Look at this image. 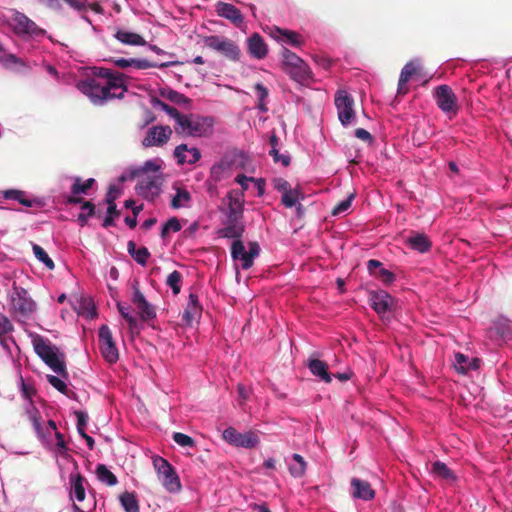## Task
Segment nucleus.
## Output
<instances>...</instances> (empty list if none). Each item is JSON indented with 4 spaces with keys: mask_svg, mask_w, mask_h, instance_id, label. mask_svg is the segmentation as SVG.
I'll use <instances>...</instances> for the list:
<instances>
[{
    "mask_svg": "<svg viewBox=\"0 0 512 512\" xmlns=\"http://www.w3.org/2000/svg\"><path fill=\"white\" fill-rule=\"evenodd\" d=\"M3 197L8 200H15L21 205L31 207H43L44 202L42 199L34 196H30L27 192L17 189H9L3 191Z\"/></svg>",
    "mask_w": 512,
    "mask_h": 512,
    "instance_id": "nucleus-18",
    "label": "nucleus"
},
{
    "mask_svg": "<svg viewBox=\"0 0 512 512\" xmlns=\"http://www.w3.org/2000/svg\"><path fill=\"white\" fill-rule=\"evenodd\" d=\"M150 252L146 247H139L136 253L132 254V258L140 265L145 266L147 264Z\"/></svg>",
    "mask_w": 512,
    "mask_h": 512,
    "instance_id": "nucleus-47",
    "label": "nucleus"
},
{
    "mask_svg": "<svg viewBox=\"0 0 512 512\" xmlns=\"http://www.w3.org/2000/svg\"><path fill=\"white\" fill-rule=\"evenodd\" d=\"M132 302L143 321L152 320L156 317L155 307L146 300L145 296L136 286L133 288Z\"/></svg>",
    "mask_w": 512,
    "mask_h": 512,
    "instance_id": "nucleus-16",
    "label": "nucleus"
},
{
    "mask_svg": "<svg viewBox=\"0 0 512 512\" xmlns=\"http://www.w3.org/2000/svg\"><path fill=\"white\" fill-rule=\"evenodd\" d=\"M206 47L217 51L231 61H239L241 51L239 46L231 39L224 36L211 35L204 38Z\"/></svg>",
    "mask_w": 512,
    "mask_h": 512,
    "instance_id": "nucleus-7",
    "label": "nucleus"
},
{
    "mask_svg": "<svg viewBox=\"0 0 512 512\" xmlns=\"http://www.w3.org/2000/svg\"><path fill=\"white\" fill-rule=\"evenodd\" d=\"M73 180H74V183L71 187V193L73 196L68 198V202L69 203H80L81 199L76 198L74 196L79 195V194H85L88 191V189H90L92 187L95 180L93 178H89L83 183L81 182V179L79 177H75V178H73Z\"/></svg>",
    "mask_w": 512,
    "mask_h": 512,
    "instance_id": "nucleus-35",
    "label": "nucleus"
},
{
    "mask_svg": "<svg viewBox=\"0 0 512 512\" xmlns=\"http://www.w3.org/2000/svg\"><path fill=\"white\" fill-rule=\"evenodd\" d=\"M253 181H255V179L253 177H247L243 174H240L235 178V182L238 183L242 187L243 192H244V190L248 189L249 182H253Z\"/></svg>",
    "mask_w": 512,
    "mask_h": 512,
    "instance_id": "nucleus-61",
    "label": "nucleus"
},
{
    "mask_svg": "<svg viewBox=\"0 0 512 512\" xmlns=\"http://www.w3.org/2000/svg\"><path fill=\"white\" fill-rule=\"evenodd\" d=\"M478 358H469L462 353H456L454 359V368L460 374H466L471 370H477L479 368Z\"/></svg>",
    "mask_w": 512,
    "mask_h": 512,
    "instance_id": "nucleus-28",
    "label": "nucleus"
},
{
    "mask_svg": "<svg viewBox=\"0 0 512 512\" xmlns=\"http://www.w3.org/2000/svg\"><path fill=\"white\" fill-rule=\"evenodd\" d=\"M215 11L218 16L229 20L237 27H240L243 23L244 18L241 11L230 3L217 2L215 4Z\"/></svg>",
    "mask_w": 512,
    "mask_h": 512,
    "instance_id": "nucleus-19",
    "label": "nucleus"
},
{
    "mask_svg": "<svg viewBox=\"0 0 512 512\" xmlns=\"http://www.w3.org/2000/svg\"><path fill=\"white\" fill-rule=\"evenodd\" d=\"M171 135L172 129L169 126H153L148 129L143 145L145 147L162 146L168 142Z\"/></svg>",
    "mask_w": 512,
    "mask_h": 512,
    "instance_id": "nucleus-15",
    "label": "nucleus"
},
{
    "mask_svg": "<svg viewBox=\"0 0 512 512\" xmlns=\"http://www.w3.org/2000/svg\"><path fill=\"white\" fill-rule=\"evenodd\" d=\"M180 120L179 125L174 126L175 132L188 137H207L211 135L215 123L211 116H201L193 113L185 115Z\"/></svg>",
    "mask_w": 512,
    "mask_h": 512,
    "instance_id": "nucleus-3",
    "label": "nucleus"
},
{
    "mask_svg": "<svg viewBox=\"0 0 512 512\" xmlns=\"http://www.w3.org/2000/svg\"><path fill=\"white\" fill-rule=\"evenodd\" d=\"M47 380L55 389L61 393H66L67 385L61 378L54 375H47Z\"/></svg>",
    "mask_w": 512,
    "mask_h": 512,
    "instance_id": "nucleus-55",
    "label": "nucleus"
},
{
    "mask_svg": "<svg viewBox=\"0 0 512 512\" xmlns=\"http://www.w3.org/2000/svg\"><path fill=\"white\" fill-rule=\"evenodd\" d=\"M71 482V491L70 496L72 499L77 500L79 502L85 499V488L84 482L85 479L79 474H71L70 475Z\"/></svg>",
    "mask_w": 512,
    "mask_h": 512,
    "instance_id": "nucleus-34",
    "label": "nucleus"
},
{
    "mask_svg": "<svg viewBox=\"0 0 512 512\" xmlns=\"http://www.w3.org/2000/svg\"><path fill=\"white\" fill-rule=\"evenodd\" d=\"M161 108L175 120V125H179L180 118L184 117L185 114H181L175 107L170 106L166 103L160 102Z\"/></svg>",
    "mask_w": 512,
    "mask_h": 512,
    "instance_id": "nucleus-51",
    "label": "nucleus"
},
{
    "mask_svg": "<svg viewBox=\"0 0 512 512\" xmlns=\"http://www.w3.org/2000/svg\"><path fill=\"white\" fill-rule=\"evenodd\" d=\"M36 354L56 373L66 376V367L58 349L47 339L37 337L33 341Z\"/></svg>",
    "mask_w": 512,
    "mask_h": 512,
    "instance_id": "nucleus-5",
    "label": "nucleus"
},
{
    "mask_svg": "<svg viewBox=\"0 0 512 512\" xmlns=\"http://www.w3.org/2000/svg\"><path fill=\"white\" fill-rule=\"evenodd\" d=\"M420 68V61L419 60H412L409 61L404 65V67L401 70L399 81H398V93L399 94H405L407 92V88L405 87L406 84L409 82L411 77L416 74L418 69Z\"/></svg>",
    "mask_w": 512,
    "mask_h": 512,
    "instance_id": "nucleus-26",
    "label": "nucleus"
},
{
    "mask_svg": "<svg viewBox=\"0 0 512 512\" xmlns=\"http://www.w3.org/2000/svg\"><path fill=\"white\" fill-rule=\"evenodd\" d=\"M233 163L228 159H222L215 163L210 170L209 180L217 183L231 176Z\"/></svg>",
    "mask_w": 512,
    "mask_h": 512,
    "instance_id": "nucleus-24",
    "label": "nucleus"
},
{
    "mask_svg": "<svg viewBox=\"0 0 512 512\" xmlns=\"http://www.w3.org/2000/svg\"><path fill=\"white\" fill-rule=\"evenodd\" d=\"M163 96L175 104H183L188 102V98L184 94L175 90H168L166 93H163Z\"/></svg>",
    "mask_w": 512,
    "mask_h": 512,
    "instance_id": "nucleus-49",
    "label": "nucleus"
},
{
    "mask_svg": "<svg viewBox=\"0 0 512 512\" xmlns=\"http://www.w3.org/2000/svg\"><path fill=\"white\" fill-rule=\"evenodd\" d=\"M269 154L273 157L274 162H280L283 166L290 164V157L285 154H280L278 149L270 150Z\"/></svg>",
    "mask_w": 512,
    "mask_h": 512,
    "instance_id": "nucleus-57",
    "label": "nucleus"
},
{
    "mask_svg": "<svg viewBox=\"0 0 512 512\" xmlns=\"http://www.w3.org/2000/svg\"><path fill=\"white\" fill-rule=\"evenodd\" d=\"M173 440L182 447H193L195 443L190 436L180 432H175L173 434Z\"/></svg>",
    "mask_w": 512,
    "mask_h": 512,
    "instance_id": "nucleus-48",
    "label": "nucleus"
},
{
    "mask_svg": "<svg viewBox=\"0 0 512 512\" xmlns=\"http://www.w3.org/2000/svg\"><path fill=\"white\" fill-rule=\"evenodd\" d=\"M117 308L121 316L126 320L131 330H134L138 325L137 318L132 314L131 308L128 305L117 303Z\"/></svg>",
    "mask_w": 512,
    "mask_h": 512,
    "instance_id": "nucleus-43",
    "label": "nucleus"
},
{
    "mask_svg": "<svg viewBox=\"0 0 512 512\" xmlns=\"http://www.w3.org/2000/svg\"><path fill=\"white\" fill-rule=\"evenodd\" d=\"M201 312L202 306L199 303L198 296L195 293H190L187 306L183 312V320L187 324H191L197 317L201 315Z\"/></svg>",
    "mask_w": 512,
    "mask_h": 512,
    "instance_id": "nucleus-29",
    "label": "nucleus"
},
{
    "mask_svg": "<svg viewBox=\"0 0 512 512\" xmlns=\"http://www.w3.org/2000/svg\"><path fill=\"white\" fill-rule=\"evenodd\" d=\"M408 243L414 250L424 253L429 250L431 243L423 234H415L408 238Z\"/></svg>",
    "mask_w": 512,
    "mask_h": 512,
    "instance_id": "nucleus-38",
    "label": "nucleus"
},
{
    "mask_svg": "<svg viewBox=\"0 0 512 512\" xmlns=\"http://www.w3.org/2000/svg\"><path fill=\"white\" fill-rule=\"evenodd\" d=\"M254 89L258 99L257 108L262 112H267V98L269 95L268 89L262 83L255 84Z\"/></svg>",
    "mask_w": 512,
    "mask_h": 512,
    "instance_id": "nucleus-40",
    "label": "nucleus"
},
{
    "mask_svg": "<svg viewBox=\"0 0 512 512\" xmlns=\"http://www.w3.org/2000/svg\"><path fill=\"white\" fill-rule=\"evenodd\" d=\"M174 155L180 164H195L201 157V153L198 148H188L186 144L177 146L174 150Z\"/></svg>",
    "mask_w": 512,
    "mask_h": 512,
    "instance_id": "nucleus-23",
    "label": "nucleus"
},
{
    "mask_svg": "<svg viewBox=\"0 0 512 512\" xmlns=\"http://www.w3.org/2000/svg\"><path fill=\"white\" fill-rule=\"evenodd\" d=\"M33 253L34 256L42 262L48 269H53L55 267L53 260L49 257L46 251L39 245L33 244Z\"/></svg>",
    "mask_w": 512,
    "mask_h": 512,
    "instance_id": "nucleus-45",
    "label": "nucleus"
},
{
    "mask_svg": "<svg viewBox=\"0 0 512 512\" xmlns=\"http://www.w3.org/2000/svg\"><path fill=\"white\" fill-rule=\"evenodd\" d=\"M153 465L159 480L169 492H178L181 489L179 477L167 460L162 457H156L153 460Z\"/></svg>",
    "mask_w": 512,
    "mask_h": 512,
    "instance_id": "nucleus-8",
    "label": "nucleus"
},
{
    "mask_svg": "<svg viewBox=\"0 0 512 512\" xmlns=\"http://www.w3.org/2000/svg\"><path fill=\"white\" fill-rule=\"evenodd\" d=\"M14 312L21 318H29L36 310V303L24 289L16 290L11 299Z\"/></svg>",
    "mask_w": 512,
    "mask_h": 512,
    "instance_id": "nucleus-12",
    "label": "nucleus"
},
{
    "mask_svg": "<svg viewBox=\"0 0 512 512\" xmlns=\"http://www.w3.org/2000/svg\"><path fill=\"white\" fill-rule=\"evenodd\" d=\"M438 108L447 115L455 116L458 112L457 97L448 85H439L433 91Z\"/></svg>",
    "mask_w": 512,
    "mask_h": 512,
    "instance_id": "nucleus-9",
    "label": "nucleus"
},
{
    "mask_svg": "<svg viewBox=\"0 0 512 512\" xmlns=\"http://www.w3.org/2000/svg\"><path fill=\"white\" fill-rule=\"evenodd\" d=\"M304 199V193L298 188H290L286 193L282 194L281 201L286 208L296 207L297 212L300 213L302 205L300 200Z\"/></svg>",
    "mask_w": 512,
    "mask_h": 512,
    "instance_id": "nucleus-32",
    "label": "nucleus"
},
{
    "mask_svg": "<svg viewBox=\"0 0 512 512\" xmlns=\"http://www.w3.org/2000/svg\"><path fill=\"white\" fill-rule=\"evenodd\" d=\"M138 183L136 185V192L139 196L153 201L161 192V186L163 184V179L161 175H143L142 177H137Z\"/></svg>",
    "mask_w": 512,
    "mask_h": 512,
    "instance_id": "nucleus-11",
    "label": "nucleus"
},
{
    "mask_svg": "<svg viewBox=\"0 0 512 512\" xmlns=\"http://www.w3.org/2000/svg\"><path fill=\"white\" fill-rule=\"evenodd\" d=\"M247 50L252 58L261 60L268 54V47L260 34L253 33L247 39Z\"/></svg>",
    "mask_w": 512,
    "mask_h": 512,
    "instance_id": "nucleus-21",
    "label": "nucleus"
},
{
    "mask_svg": "<svg viewBox=\"0 0 512 512\" xmlns=\"http://www.w3.org/2000/svg\"><path fill=\"white\" fill-rule=\"evenodd\" d=\"M182 275L179 271H173L166 279V285L172 289L174 295L180 293L181 290Z\"/></svg>",
    "mask_w": 512,
    "mask_h": 512,
    "instance_id": "nucleus-44",
    "label": "nucleus"
},
{
    "mask_svg": "<svg viewBox=\"0 0 512 512\" xmlns=\"http://www.w3.org/2000/svg\"><path fill=\"white\" fill-rule=\"evenodd\" d=\"M307 468V463L303 457L299 454H293L290 462L288 463V469L290 474L295 478L302 477Z\"/></svg>",
    "mask_w": 512,
    "mask_h": 512,
    "instance_id": "nucleus-36",
    "label": "nucleus"
},
{
    "mask_svg": "<svg viewBox=\"0 0 512 512\" xmlns=\"http://www.w3.org/2000/svg\"><path fill=\"white\" fill-rule=\"evenodd\" d=\"M130 67H133L137 70H145L157 67V64L152 63L146 59L130 58Z\"/></svg>",
    "mask_w": 512,
    "mask_h": 512,
    "instance_id": "nucleus-50",
    "label": "nucleus"
},
{
    "mask_svg": "<svg viewBox=\"0 0 512 512\" xmlns=\"http://www.w3.org/2000/svg\"><path fill=\"white\" fill-rule=\"evenodd\" d=\"M259 443V438L254 432L239 433L234 446L242 448H253Z\"/></svg>",
    "mask_w": 512,
    "mask_h": 512,
    "instance_id": "nucleus-39",
    "label": "nucleus"
},
{
    "mask_svg": "<svg viewBox=\"0 0 512 512\" xmlns=\"http://www.w3.org/2000/svg\"><path fill=\"white\" fill-rule=\"evenodd\" d=\"M8 26L20 38L29 40L43 37L46 31L24 13L11 9L5 16Z\"/></svg>",
    "mask_w": 512,
    "mask_h": 512,
    "instance_id": "nucleus-4",
    "label": "nucleus"
},
{
    "mask_svg": "<svg viewBox=\"0 0 512 512\" xmlns=\"http://www.w3.org/2000/svg\"><path fill=\"white\" fill-rule=\"evenodd\" d=\"M310 372L325 383H330L332 377L328 372V365L319 359L310 357L307 362Z\"/></svg>",
    "mask_w": 512,
    "mask_h": 512,
    "instance_id": "nucleus-30",
    "label": "nucleus"
},
{
    "mask_svg": "<svg viewBox=\"0 0 512 512\" xmlns=\"http://www.w3.org/2000/svg\"><path fill=\"white\" fill-rule=\"evenodd\" d=\"M350 494L354 499L369 501L374 498L375 491L370 483L359 478H352L350 483Z\"/></svg>",
    "mask_w": 512,
    "mask_h": 512,
    "instance_id": "nucleus-20",
    "label": "nucleus"
},
{
    "mask_svg": "<svg viewBox=\"0 0 512 512\" xmlns=\"http://www.w3.org/2000/svg\"><path fill=\"white\" fill-rule=\"evenodd\" d=\"M71 8L77 11H83L86 9L87 5L85 2L81 0H64Z\"/></svg>",
    "mask_w": 512,
    "mask_h": 512,
    "instance_id": "nucleus-63",
    "label": "nucleus"
},
{
    "mask_svg": "<svg viewBox=\"0 0 512 512\" xmlns=\"http://www.w3.org/2000/svg\"><path fill=\"white\" fill-rule=\"evenodd\" d=\"M381 268H383V264L379 261V260H375V259H370L368 262H367V269L369 271V273L373 276H375V274L381 270Z\"/></svg>",
    "mask_w": 512,
    "mask_h": 512,
    "instance_id": "nucleus-60",
    "label": "nucleus"
},
{
    "mask_svg": "<svg viewBox=\"0 0 512 512\" xmlns=\"http://www.w3.org/2000/svg\"><path fill=\"white\" fill-rule=\"evenodd\" d=\"M181 224L176 217H172L168 219L163 225L161 229V236L165 238L169 232H178L181 230Z\"/></svg>",
    "mask_w": 512,
    "mask_h": 512,
    "instance_id": "nucleus-46",
    "label": "nucleus"
},
{
    "mask_svg": "<svg viewBox=\"0 0 512 512\" xmlns=\"http://www.w3.org/2000/svg\"><path fill=\"white\" fill-rule=\"evenodd\" d=\"M12 330V325L7 317L0 314V338Z\"/></svg>",
    "mask_w": 512,
    "mask_h": 512,
    "instance_id": "nucleus-59",
    "label": "nucleus"
},
{
    "mask_svg": "<svg viewBox=\"0 0 512 512\" xmlns=\"http://www.w3.org/2000/svg\"><path fill=\"white\" fill-rule=\"evenodd\" d=\"M120 502L126 512H137L139 509L136 496L133 493H123L120 496Z\"/></svg>",
    "mask_w": 512,
    "mask_h": 512,
    "instance_id": "nucleus-42",
    "label": "nucleus"
},
{
    "mask_svg": "<svg viewBox=\"0 0 512 512\" xmlns=\"http://www.w3.org/2000/svg\"><path fill=\"white\" fill-rule=\"evenodd\" d=\"M273 187L281 194L286 193L287 190L291 188V185L288 181L283 178H275L273 180Z\"/></svg>",
    "mask_w": 512,
    "mask_h": 512,
    "instance_id": "nucleus-58",
    "label": "nucleus"
},
{
    "mask_svg": "<svg viewBox=\"0 0 512 512\" xmlns=\"http://www.w3.org/2000/svg\"><path fill=\"white\" fill-rule=\"evenodd\" d=\"M370 302L378 314H384L391 308L393 298L386 291L380 290L370 294Z\"/></svg>",
    "mask_w": 512,
    "mask_h": 512,
    "instance_id": "nucleus-22",
    "label": "nucleus"
},
{
    "mask_svg": "<svg viewBox=\"0 0 512 512\" xmlns=\"http://www.w3.org/2000/svg\"><path fill=\"white\" fill-rule=\"evenodd\" d=\"M334 102L341 124L343 126L352 124L355 120L353 97L345 90H338L335 94Z\"/></svg>",
    "mask_w": 512,
    "mask_h": 512,
    "instance_id": "nucleus-10",
    "label": "nucleus"
},
{
    "mask_svg": "<svg viewBox=\"0 0 512 512\" xmlns=\"http://www.w3.org/2000/svg\"><path fill=\"white\" fill-rule=\"evenodd\" d=\"M173 190L175 194L171 198V207L173 209L189 208L192 203L191 193L178 184L173 185Z\"/></svg>",
    "mask_w": 512,
    "mask_h": 512,
    "instance_id": "nucleus-25",
    "label": "nucleus"
},
{
    "mask_svg": "<svg viewBox=\"0 0 512 512\" xmlns=\"http://www.w3.org/2000/svg\"><path fill=\"white\" fill-rule=\"evenodd\" d=\"M494 325L497 330V333L500 334L502 338H509L511 336V330L508 321L500 320L496 322Z\"/></svg>",
    "mask_w": 512,
    "mask_h": 512,
    "instance_id": "nucleus-54",
    "label": "nucleus"
},
{
    "mask_svg": "<svg viewBox=\"0 0 512 512\" xmlns=\"http://www.w3.org/2000/svg\"><path fill=\"white\" fill-rule=\"evenodd\" d=\"M277 33L278 35L276 37L282 43L289 44L294 47H299L303 43L301 35L296 32L277 29Z\"/></svg>",
    "mask_w": 512,
    "mask_h": 512,
    "instance_id": "nucleus-37",
    "label": "nucleus"
},
{
    "mask_svg": "<svg viewBox=\"0 0 512 512\" xmlns=\"http://www.w3.org/2000/svg\"><path fill=\"white\" fill-rule=\"evenodd\" d=\"M244 192L233 189L229 191L224 199L226 205V217L243 218L244 212Z\"/></svg>",
    "mask_w": 512,
    "mask_h": 512,
    "instance_id": "nucleus-14",
    "label": "nucleus"
},
{
    "mask_svg": "<svg viewBox=\"0 0 512 512\" xmlns=\"http://www.w3.org/2000/svg\"><path fill=\"white\" fill-rule=\"evenodd\" d=\"M259 254L260 246L257 242H249L248 251H246L243 242L240 240L233 241L231 245V256L243 270L251 268Z\"/></svg>",
    "mask_w": 512,
    "mask_h": 512,
    "instance_id": "nucleus-6",
    "label": "nucleus"
},
{
    "mask_svg": "<svg viewBox=\"0 0 512 512\" xmlns=\"http://www.w3.org/2000/svg\"><path fill=\"white\" fill-rule=\"evenodd\" d=\"M240 432H238L235 428L233 427H228L226 428L224 431H223V439L231 444V445H235V443L237 442V438H238V435H239Z\"/></svg>",
    "mask_w": 512,
    "mask_h": 512,
    "instance_id": "nucleus-56",
    "label": "nucleus"
},
{
    "mask_svg": "<svg viewBox=\"0 0 512 512\" xmlns=\"http://www.w3.org/2000/svg\"><path fill=\"white\" fill-rule=\"evenodd\" d=\"M431 473L435 478L444 481L447 484H453L457 480L455 473L441 461H436L431 466Z\"/></svg>",
    "mask_w": 512,
    "mask_h": 512,
    "instance_id": "nucleus-31",
    "label": "nucleus"
},
{
    "mask_svg": "<svg viewBox=\"0 0 512 512\" xmlns=\"http://www.w3.org/2000/svg\"><path fill=\"white\" fill-rule=\"evenodd\" d=\"M374 277L379 279L385 285H389L395 280L394 274L385 268H381Z\"/></svg>",
    "mask_w": 512,
    "mask_h": 512,
    "instance_id": "nucleus-53",
    "label": "nucleus"
},
{
    "mask_svg": "<svg viewBox=\"0 0 512 512\" xmlns=\"http://www.w3.org/2000/svg\"><path fill=\"white\" fill-rule=\"evenodd\" d=\"M99 346L106 361L115 363L119 359L118 349L107 325H102L99 328Z\"/></svg>",
    "mask_w": 512,
    "mask_h": 512,
    "instance_id": "nucleus-13",
    "label": "nucleus"
},
{
    "mask_svg": "<svg viewBox=\"0 0 512 512\" xmlns=\"http://www.w3.org/2000/svg\"><path fill=\"white\" fill-rule=\"evenodd\" d=\"M244 230L245 226L243 223V218L226 217L224 226L217 231V234L222 238L239 240V238L243 235Z\"/></svg>",
    "mask_w": 512,
    "mask_h": 512,
    "instance_id": "nucleus-17",
    "label": "nucleus"
},
{
    "mask_svg": "<svg viewBox=\"0 0 512 512\" xmlns=\"http://www.w3.org/2000/svg\"><path fill=\"white\" fill-rule=\"evenodd\" d=\"M355 136L363 141H370L372 139L371 134L363 128L356 129Z\"/></svg>",
    "mask_w": 512,
    "mask_h": 512,
    "instance_id": "nucleus-64",
    "label": "nucleus"
},
{
    "mask_svg": "<svg viewBox=\"0 0 512 512\" xmlns=\"http://www.w3.org/2000/svg\"><path fill=\"white\" fill-rule=\"evenodd\" d=\"M159 159H151L147 160L142 166H139L137 168H133L129 171V177L135 178V177H142L143 175H161L160 164Z\"/></svg>",
    "mask_w": 512,
    "mask_h": 512,
    "instance_id": "nucleus-27",
    "label": "nucleus"
},
{
    "mask_svg": "<svg viewBox=\"0 0 512 512\" xmlns=\"http://www.w3.org/2000/svg\"><path fill=\"white\" fill-rule=\"evenodd\" d=\"M29 419L42 445L51 450L55 455L68 458V448L63 435L57 430L56 423L49 420L45 425L40 423V417L36 410L29 412Z\"/></svg>",
    "mask_w": 512,
    "mask_h": 512,
    "instance_id": "nucleus-2",
    "label": "nucleus"
},
{
    "mask_svg": "<svg viewBox=\"0 0 512 512\" xmlns=\"http://www.w3.org/2000/svg\"><path fill=\"white\" fill-rule=\"evenodd\" d=\"M115 39L120 43L129 46H145L146 40L139 34L131 31L118 29L114 34Z\"/></svg>",
    "mask_w": 512,
    "mask_h": 512,
    "instance_id": "nucleus-33",
    "label": "nucleus"
},
{
    "mask_svg": "<svg viewBox=\"0 0 512 512\" xmlns=\"http://www.w3.org/2000/svg\"><path fill=\"white\" fill-rule=\"evenodd\" d=\"M98 479L109 486L117 483L116 476L103 464H99L96 469Z\"/></svg>",
    "mask_w": 512,
    "mask_h": 512,
    "instance_id": "nucleus-41",
    "label": "nucleus"
},
{
    "mask_svg": "<svg viewBox=\"0 0 512 512\" xmlns=\"http://www.w3.org/2000/svg\"><path fill=\"white\" fill-rule=\"evenodd\" d=\"M126 77L119 72L106 68H93L92 74L76 83L77 89L93 105L102 106L108 101L122 98L127 91Z\"/></svg>",
    "mask_w": 512,
    "mask_h": 512,
    "instance_id": "nucleus-1",
    "label": "nucleus"
},
{
    "mask_svg": "<svg viewBox=\"0 0 512 512\" xmlns=\"http://www.w3.org/2000/svg\"><path fill=\"white\" fill-rule=\"evenodd\" d=\"M120 195V189L115 185H110L106 195V202L115 201Z\"/></svg>",
    "mask_w": 512,
    "mask_h": 512,
    "instance_id": "nucleus-62",
    "label": "nucleus"
},
{
    "mask_svg": "<svg viewBox=\"0 0 512 512\" xmlns=\"http://www.w3.org/2000/svg\"><path fill=\"white\" fill-rule=\"evenodd\" d=\"M353 199L354 194H350L346 199L339 202L333 209V215L345 213L350 208Z\"/></svg>",
    "mask_w": 512,
    "mask_h": 512,
    "instance_id": "nucleus-52",
    "label": "nucleus"
}]
</instances>
